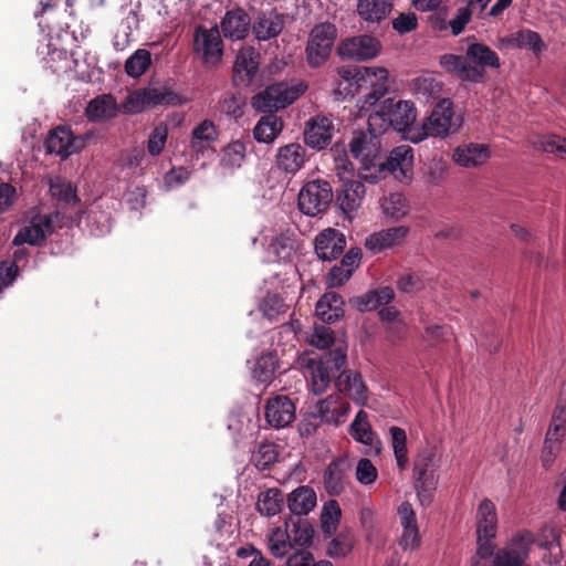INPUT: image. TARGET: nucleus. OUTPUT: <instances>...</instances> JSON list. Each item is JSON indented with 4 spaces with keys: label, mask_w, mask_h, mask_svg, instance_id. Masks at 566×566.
<instances>
[{
    "label": "nucleus",
    "mask_w": 566,
    "mask_h": 566,
    "mask_svg": "<svg viewBox=\"0 0 566 566\" xmlns=\"http://www.w3.org/2000/svg\"><path fill=\"white\" fill-rule=\"evenodd\" d=\"M381 42L368 34L356 35L343 40L337 46L342 60L368 61L381 51Z\"/></svg>",
    "instance_id": "obj_11"
},
{
    "label": "nucleus",
    "mask_w": 566,
    "mask_h": 566,
    "mask_svg": "<svg viewBox=\"0 0 566 566\" xmlns=\"http://www.w3.org/2000/svg\"><path fill=\"white\" fill-rule=\"evenodd\" d=\"M264 417L270 427L274 429L286 428L296 419V406L287 396H274L265 403Z\"/></svg>",
    "instance_id": "obj_16"
},
{
    "label": "nucleus",
    "mask_w": 566,
    "mask_h": 566,
    "mask_svg": "<svg viewBox=\"0 0 566 566\" xmlns=\"http://www.w3.org/2000/svg\"><path fill=\"white\" fill-rule=\"evenodd\" d=\"M336 36V27L329 22L316 24L312 29L305 49L310 66L319 67L328 60Z\"/></svg>",
    "instance_id": "obj_8"
},
{
    "label": "nucleus",
    "mask_w": 566,
    "mask_h": 566,
    "mask_svg": "<svg viewBox=\"0 0 566 566\" xmlns=\"http://www.w3.org/2000/svg\"><path fill=\"white\" fill-rule=\"evenodd\" d=\"M349 434L354 440L370 447V453L379 454L381 451V442L368 421V413L360 409L349 426Z\"/></svg>",
    "instance_id": "obj_27"
},
{
    "label": "nucleus",
    "mask_w": 566,
    "mask_h": 566,
    "mask_svg": "<svg viewBox=\"0 0 566 566\" xmlns=\"http://www.w3.org/2000/svg\"><path fill=\"white\" fill-rule=\"evenodd\" d=\"M243 98L233 93H226L219 101L220 112L235 119L243 115Z\"/></svg>",
    "instance_id": "obj_56"
},
{
    "label": "nucleus",
    "mask_w": 566,
    "mask_h": 566,
    "mask_svg": "<svg viewBox=\"0 0 566 566\" xmlns=\"http://www.w3.org/2000/svg\"><path fill=\"white\" fill-rule=\"evenodd\" d=\"M434 450L432 448L422 449L413 462L415 489L422 506L431 503L433 492L438 485L437 468L434 462Z\"/></svg>",
    "instance_id": "obj_5"
},
{
    "label": "nucleus",
    "mask_w": 566,
    "mask_h": 566,
    "mask_svg": "<svg viewBox=\"0 0 566 566\" xmlns=\"http://www.w3.org/2000/svg\"><path fill=\"white\" fill-rule=\"evenodd\" d=\"M308 158L304 146L298 143H290L277 148L275 166L280 171L295 175L304 167Z\"/></svg>",
    "instance_id": "obj_20"
},
{
    "label": "nucleus",
    "mask_w": 566,
    "mask_h": 566,
    "mask_svg": "<svg viewBox=\"0 0 566 566\" xmlns=\"http://www.w3.org/2000/svg\"><path fill=\"white\" fill-rule=\"evenodd\" d=\"M283 501L281 490L275 488L268 489L260 493L256 502V510L261 515L274 516L282 511Z\"/></svg>",
    "instance_id": "obj_43"
},
{
    "label": "nucleus",
    "mask_w": 566,
    "mask_h": 566,
    "mask_svg": "<svg viewBox=\"0 0 566 566\" xmlns=\"http://www.w3.org/2000/svg\"><path fill=\"white\" fill-rule=\"evenodd\" d=\"M345 471L342 462L332 461L324 473L325 490L329 495H339L344 490Z\"/></svg>",
    "instance_id": "obj_48"
},
{
    "label": "nucleus",
    "mask_w": 566,
    "mask_h": 566,
    "mask_svg": "<svg viewBox=\"0 0 566 566\" xmlns=\"http://www.w3.org/2000/svg\"><path fill=\"white\" fill-rule=\"evenodd\" d=\"M408 233L409 228L405 226L384 229L368 235L365 240V248L376 254L399 245Z\"/></svg>",
    "instance_id": "obj_26"
},
{
    "label": "nucleus",
    "mask_w": 566,
    "mask_h": 566,
    "mask_svg": "<svg viewBox=\"0 0 566 566\" xmlns=\"http://www.w3.org/2000/svg\"><path fill=\"white\" fill-rule=\"evenodd\" d=\"M533 542L534 536L531 532L516 534L505 547L494 554V566H523Z\"/></svg>",
    "instance_id": "obj_14"
},
{
    "label": "nucleus",
    "mask_w": 566,
    "mask_h": 566,
    "mask_svg": "<svg viewBox=\"0 0 566 566\" xmlns=\"http://www.w3.org/2000/svg\"><path fill=\"white\" fill-rule=\"evenodd\" d=\"M460 126L461 120L454 118L451 99L442 98L437 103L420 128L409 129L407 139L417 144L428 136L446 137L450 133H455Z\"/></svg>",
    "instance_id": "obj_3"
},
{
    "label": "nucleus",
    "mask_w": 566,
    "mask_h": 566,
    "mask_svg": "<svg viewBox=\"0 0 566 566\" xmlns=\"http://www.w3.org/2000/svg\"><path fill=\"white\" fill-rule=\"evenodd\" d=\"M317 497L314 489L301 485L293 490L286 499L290 516L304 517L316 506Z\"/></svg>",
    "instance_id": "obj_28"
},
{
    "label": "nucleus",
    "mask_w": 566,
    "mask_h": 566,
    "mask_svg": "<svg viewBox=\"0 0 566 566\" xmlns=\"http://www.w3.org/2000/svg\"><path fill=\"white\" fill-rule=\"evenodd\" d=\"M440 66L448 73L458 76L461 81L479 83L483 73L476 66L467 63L465 55L446 53L439 59Z\"/></svg>",
    "instance_id": "obj_25"
},
{
    "label": "nucleus",
    "mask_w": 566,
    "mask_h": 566,
    "mask_svg": "<svg viewBox=\"0 0 566 566\" xmlns=\"http://www.w3.org/2000/svg\"><path fill=\"white\" fill-rule=\"evenodd\" d=\"M50 192L52 197L66 205H76L80 201L76 195V188L65 179L57 178L51 181Z\"/></svg>",
    "instance_id": "obj_54"
},
{
    "label": "nucleus",
    "mask_w": 566,
    "mask_h": 566,
    "mask_svg": "<svg viewBox=\"0 0 566 566\" xmlns=\"http://www.w3.org/2000/svg\"><path fill=\"white\" fill-rule=\"evenodd\" d=\"M391 24L396 32L399 34H406L417 29L418 18L413 12H402L391 21Z\"/></svg>",
    "instance_id": "obj_61"
},
{
    "label": "nucleus",
    "mask_w": 566,
    "mask_h": 566,
    "mask_svg": "<svg viewBox=\"0 0 566 566\" xmlns=\"http://www.w3.org/2000/svg\"><path fill=\"white\" fill-rule=\"evenodd\" d=\"M124 112L127 114H138L148 108V104H146V96L143 88L136 90L130 93L124 104Z\"/></svg>",
    "instance_id": "obj_58"
},
{
    "label": "nucleus",
    "mask_w": 566,
    "mask_h": 566,
    "mask_svg": "<svg viewBox=\"0 0 566 566\" xmlns=\"http://www.w3.org/2000/svg\"><path fill=\"white\" fill-rule=\"evenodd\" d=\"M314 245L321 260L333 261L338 259L346 249V237L337 229L327 228L315 237Z\"/></svg>",
    "instance_id": "obj_17"
},
{
    "label": "nucleus",
    "mask_w": 566,
    "mask_h": 566,
    "mask_svg": "<svg viewBox=\"0 0 566 566\" xmlns=\"http://www.w3.org/2000/svg\"><path fill=\"white\" fill-rule=\"evenodd\" d=\"M333 130L334 126L328 117H313L305 125L303 133L304 142L308 147L322 150L331 144Z\"/></svg>",
    "instance_id": "obj_19"
},
{
    "label": "nucleus",
    "mask_w": 566,
    "mask_h": 566,
    "mask_svg": "<svg viewBox=\"0 0 566 566\" xmlns=\"http://www.w3.org/2000/svg\"><path fill=\"white\" fill-rule=\"evenodd\" d=\"M117 114V104L111 94L96 96L87 104L85 115L91 122H102L114 118Z\"/></svg>",
    "instance_id": "obj_34"
},
{
    "label": "nucleus",
    "mask_w": 566,
    "mask_h": 566,
    "mask_svg": "<svg viewBox=\"0 0 566 566\" xmlns=\"http://www.w3.org/2000/svg\"><path fill=\"white\" fill-rule=\"evenodd\" d=\"M297 240L293 232L286 231L275 235L269 247L268 252L279 261H289L297 250Z\"/></svg>",
    "instance_id": "obj_41"
},
{
    "label": "nucleus",
    "mask_w": 566,
    "mask_h": 566,
    "mask_svg": "<svg viewBox=\"0 0 566 566\" xmlns=\"http://www.w3.org/2000/svg\"><path fill=\"white\" fill-rule=\"evenodd\" d=\"M381 130H375L368 126V132H356L349 143V150L355 158H360L364 161V167H376L380 155V138Z\"/></svg>",
    "instance_id": "obj_12"
},
{
    "label": "nucleus",
    "mask_w": 566,
    "mask_h": 566,
    "mask_svg": "<svg viewBox=\"0 0 566 566\" xmlns=\"http://www.w3.org/2000/svg\"><path fill=\"white\" fill-rule=\"evenodd\" d=\"M335 387L356 405L363 406L367 402L368 389L358 371L343 367L336 378Z\"/></svg>",
    "instance_id": "obj_18"
},
{
    "label": "nucleus",
    "mask_w": 566,
    "mask_h": 566,
    "mask_svg": "<svg viewBox=\"0 0 566 566\" xmlns=\"http://www.w3.org/2000/svg\"><path fill=\"white\" fill-rule=\"evenodd\" d=\"M397 287L403 293H416L423 289V281L417 273H407L399 276Z\"/></svg>",
    "instance_id": "obj_63"
},
{
    "label": "nucleus",
    "mask_w": 566,
    "mask_h": 566,
    "mask_svg": "<svg viewBox=\"0 0 566 566\" xmlns=\"http://www.w3.org/2000/svg\"><path fill=\"white\" fill-rule=\"evenodd\" d=\"M384 213L395 220H399L408 212L407 199L403 195L395 192L384 198L381 203Z\"/></svg>",
    "instance_id": "obj_53"
},
{
    "label": "nucleus",
    "mask_w": 566,
    "mask_h": 566,
    "mask_svg": "<svg viewBox=\"0 0 566 566\" xmlns=\"http://www.w3.org/2000/svg\"><path fill=\"white\" fill-rule=\"evenodd\" d=\"M490 157L489 147L483 144L470 143L459 146L453 153L454 161L463 167H476L484 164Z\"/></svg>",
    "instance_id": "obj_33"
},
{
    "label": "nucleus",
    "mask_w": 566,
    "mask_h": 566,
    "mask_svg": "<svg viewBox=\"0 0 566 566\" xmlns=\"http://www.w3.org/2000/svg\"><path fill=\"white\" fill-rule=\"evenodd\" d=\"M333 188L326 180H311L306 182L298 193L300 210L314 217L327 210L333 201Z\"/></svg>",
    "instance_id": "obj_9"
},
{
    "label": "nucleus",
    "mask_w": 566,
    "mask_h": 566,
    "mask_svg": "<svg viewBox=\"0 0 566 566\" xmlns=\"http://www.w3.org/2000/svg\"><path fill=\"white\" fill-rule=\"evenodd\" d=\"M379 171H389L401 182H408L412 177L413 149L409 145H399L388 155L386 161L377 163Z\"/></svg>",
    "instance_id": "obj_15"
},
{
    "label": "nucleus",
    "mask_w": 566,
    "mask_h": 566,
    "mask_svg": "<svg viewBox=\"0 0 566 566\" xmlns=\"http://www.w3.org/2000/svg\"><path fill=\"white\" fill-rule=\"evenodd\" d=\"M277 367L276 356L272 353L262 354L255 361L252 370L253 378L260 384H270Z\"/></svg>",
    "instance_id": "obj_47"
},
{
    "label": "nucleus",
    "mask_w": 566,
    "mask_h": 566,
    "mask_svg": "<svg viewBox=\"0 0 566 566\" xmlns=\"http://www.w3.org/2000/svg\"><path fill=\"white\" fill-rule=\"evenodd\" d=\"M316 316L323 323H334L344 316V301L335 292L325 293L316 303Z\"/></svg>",
    "instance_id": "obj_32"
},
{
    "label": "nucleus",
    "mask_w": 566,
    "mask_h": 566,
    "mask_svg": "<svg viewBox=\"0 0 566 566\" xmlns=\"http://www.w3.org/2000/svg\"><path fill=\"white\" fill-rule=\"evenodd\" d=\"M315 415L323 423L339 424L345 422L350 411V405L339 395H331L316 402Z\"/></svg>",
    "instance_id": "obj_23"
},
{
    "label": "nucleus",
    "mask_w": 566,
    "mask_h": 566,
    "mask_svg": "<svg viewBox=\"0 0 566 566\" xmlns=\"http://www.w3.org/2000/svg\"><path fill=\"white\" fill-rule=\"evenodd\" d=\"M53 231L52 219L50 216H39L34 218L30 226L23 227L13 238V245L24 243L31 245H41L49 233Z\"/></svg>",
    "instance_id": "obj_24"
},
{
    "label": "nucleus",
    "mask_w": 566,
    "mask_h": 566,
    "mask_svg": "<svg viewBox=\"0 0 566 566\" xmlns=\"http://www.w3.org/2000/svg\"><path fill=\"white\" fill-rule=\"evenodd\" d=\"M506 42L513 48L532 51L535 56H539L547 49L542 36L530 29H522L510 34Z\"/></svg>",
    "instance_id": "obj_39"
},
{
    "label": "nucleus",
    "mask_w": 566,
    "mask_h": 566,
    "mask_svg": "<svg viewBox=\"0 0 566 566\" xmlns=\"http://www.w3.org/2000/svg\"><path fill=\"white\" fill-rule=\"evenodd\" d=\"M377 476V469L369 459L363 458L358 461L356 467V479L361 484H371L376 481Z\"/></svg>",
    "instance_id": "obj_60"
},
{
    "label": "nucleus",
    "mask_w": 566,
    "mask_h": 566,
    "mask_svg": "<svg viewBox=\"0 0 566 566\" xmlns=\"http://www.w3.org/2000/svg\"><path fill=\"white\" fill-rule=\"evenodd\" d=\"M395 298V291L390 286H384L368 291L367 293L353 297L352 305L359 312L374 311L379 306L378 315L382 323L387 325L399 324L400 313L395 306H385L390 304Z\"/></svg>",
    "instance_id": "obj_7"
},
{
    "label": "nucleus",
    "mask_w": 566,
    "mask_h": 566,
    "mask_svg": "<svg viewBox=\"0 0 566 566\" xmlns=\"http://www.w3.org/2000/svg\"><path fill=\"white\" fill-rule=\"evenodd\" d=\"M334 333L324 325L316 326L311 338V344L321 349H328L334 345Z\"/></svg>",
    "instance_id": "obj_62"
},
{
    "label": "nucleus",
    "mask_w": 566,
    "mask_h": 566,
    "mask_svg": "<svg viewBox=\"0 0 566 566\" xmlns=\"http://www.w3.org/2000/svg\"><path fill=\"white\" fill-rule=\"evenodd\" d=\"M277 446L273 442H261L251 454V463L259 470H270L277 461Z\"/></svg>",
    "instance_id": "obj_45"
},
{
    "label": "nucleus",
    "mask_w": 566,
    "mask_h": 566,
    "mask_svg": "<svg viewBox=\"0 0 566 566\" xmlns=\"http://www.w3.org/2000/svg\"><path fill=\"white\" fill-rule=\"evenodd\" d=\"M410 90L418 99L428 102L440 97L443 83L432 74H423L411 81Z\"/></svg>",
    "instance_id": "obj_40"
},
{
    "label": "nucleus",
    "mask_w": 566,
    "mask_h": 566,
    "mask_svg": "<svg viewBox=\"0 0 566 566\" xmlns=\"http://www.w3.org/2000/svg\"><path fill=\"white\" fill-rule=\"evenodd\" d=\"M260 310L270 322H274L277 319L280 314L285 313L286 304L281 296L276 294H269L262 301Z\"/></svg>",
    "instance_id": "obj_55"
},
{
    "label": "nucleus",
    "mask_w": 566,
    "mask_h": 566,
    "mask_svg": "<svg viewBox=\"0 0 566 566\" xmlns=\"http://www.w3.org/2000/svg\"><path fill=\"white\" fill-rule=\"evenodd\" d=\"M146 96L148 108L158 105H179L182 103L181 97L168 87H145L143 88Z\"/></svg>",
    "instance_id": "obj_46"
},
{
    "label": "nucleus",
    "mask_w": 566,
    "mask_h": 566,
    "mask_svg": "<svg viewBox=\"0 0 566 566\" xmlns=\"http://www.w3.org/2000/svg\"><path fill=\"white\" fill-rule=\"evenodd\" d=\"M306 90L307 85L302 81L276 82L255 94L251 99V105L256 112L275 114L293 104Z\"/></svg>",
    "instance_id": "obj_2"
},
{
    "label": "nucleus",
    "mask_w": 566,
    "mask_h": 566,
    "mask_svg": "<svg viewBox=\"0 0 566 566\" xmlns=\"http://www.w3.org/2000/svg\"><path fill=\"white\" fill-rule=\"evenodd\" d=\"M354 542L350 531H342L329 542L326 553L332 558L345 557L353 551Z\"/></svg>",
    "instance_id": "obj_52"
},
{
    "label": "nucleus",
    "mask_w": 566,
    "mask_h": 566,
    "mask_svg": "<svg viewBox=\"0 0 566 566\" xmlns=\"http://www.w3.org/2000/svg\"><path fill=\"white\" fill-rule=\"evenodd\" d=\"M151 64V54L146 49L136 50L125 62L124 70L133 78L142 76Z\"/></svg>",
    "instance_id": "obj_50"
},
{
    "label": "nucleus",
    "mask_w": 566,
    "mask_h": 566,
    "mask_svg": "<svg viewBox=\"0 0 566 566\" xmlns=\"http://www.w3.org/2000/svg\"><path fill=\"white\" fill-rule=\"evenodd\" d=\"M541 147L545 153L556 154L560 158H566V138L557 135L547 136L541 142Z\"/></svg>",
    "instance_id": "obj_64"
},
{
    "label": "nucleus",
    "mask_w": 566,
    "mask_h": 566,
    "mask_svg": "<svg viewBox=\"0 0 566 566\" xmlns=\"http://www.w3.org/2000/svg\"><path fill=\"white\" fill-rule=\"evenodd\" d=\"M417 111L413 103L408 101L395 102L394 98H386L375 108L368 117V125L375 130L385 133L389 127L397 132L408 134L416 120Z\"/></svg>",
    "instance_id": "obj_1"
},
{
    "label": "nucleus",
    "mask_w": 566,
    "mask_h": 566,
    "mask_svg": "<svg viewBox=\"0 0 566 566\" xmlns=\"http://www.w3.org/2000/svg\"><path fill=\"white\" fill-rule=\"evenodd\" d=\"M467 63L476 66L484 74L485 67H500V57L495 51L483 43H471L465 52Z\"/></svg>",
    "instance_id": "obj_31"
},
{
    "label": "nucleus",
    "mask_w": 566,
    "mask_h": 566,
    "mask_svg": "<svg viewBox=\"0 0 566 566\" xmlns=\"http://www.w3.org/2000/svg\"><path fill=\"white\" fill-rule=\"evenodd\" d=\"M247 147L241 140L228 144L221 150L220 165L224 168H240L245 159Z\"/></svg>",
    "instance_id": "obj_49"
},
{
    "label": "nucleus",
    "mask_w": 566,
    "mask_h": 566,
    "mask_svg": "<svg viewBox=\"0 0 566 566\" xmlns=\"http://www.w3.org/2000/svg\"><path fill=\"white\" fill-rule=\"evenodd\" d=\"M389 432L391 436V444L397 461V467L400 470H405L409 462L406 431L399 427H391Z\"/></svg>",
    "instance_id": "obj_51"
},
{
    "label": "nucleus",
    "mask_w": 566,
    "mask_h": 566,
    "mask_svg": "<svg viewBox=\"0 0 566 566\" xmlns=\"http://www.w3.org/2000/svg\"><path fill=\"white\" fill-rule=\"evenodd\" d=\"M283 119L276 114H265L253 128V137L259 143L271 144L282 133Z\"/></svg>",
    "instance_id": "obj_37"
},
{
    "label": "nucleus",
    "mask_w": 566,
    "mask_h": 566,
    "mask_svg": "<svg viewBox=\"0 0 566 566\" xmlns=\"http://www.w3.org/2000/svg\"><path fill=\"white\" fill-rule=\"evenodd\" d=\"M167 127L159 125L153 129L147 140V150L151 156H158L167 142Z\"/></svg>",
    "instance_id": "obj_57"
},
{
    "label": "nucleus",
    "mask_w": 566,
    "mask_h": 566,
    "mask_svg": "<svg viewBox=\"0 0 566 566\" xmlns=\"http://www.w3.org/2000/svg\"><path fill=\"white\" fill-rule=\"evenodd\" d=\"M285 14L276 8L260 10L251 19V31L259 42L276 39L285 27Z\"/></svg>",
    "instance_id": "obj_13"
},
{
    "label": "nucleus",
    "mask_w": 566,
    "mask_h": 566,
    "mask_svg": "<svg viewBox=\"0 0 566 566\" xmlns=\"http://www.w3.org/2000/svg\"><path fill=\"white\" fill-rule=\"evenodd\" d=\"M285 533L289 541L304 547L312 543L314 528L305 517L289 516L285 520Z\"/></svg>",
    "instance_id": "obj_38"
},
{
    "label": "nucleus",
    "mask_w": 566,
    "mask_h": 566,
    "mask_svg": "<svg viewBox=\"0 0 566 566\" xmlns=\"http://www.w3.org/2000/svg\"><path fill=\"white\" fill-rule=\"evenodd\" d=\"M347 363L346 347L338 345L324 353L318 361L312 366V388L314 394H323L328 385L334 381Z\"/></svg>",
    "instance_id": "obj_6"
},
{
    "label": "nucleus",
    "mask_w": 566,
    "mask_h": 566,
    "mask_svg": "<svg viewBox=\"0 0 566 566\" xmlns=\"http://www.w3.org/2000/svg\"><path fill=\"white\" fill-rule=\"evenodd\" d=\"M366 188L360 180H346L342 188L337 190L336 203L345 213H349L359 208L365 196Z\"/></svg>",
    "instance_id": "obj_29"
},
{
    "label": "nucleus",
    "mask_w": 566,
    "mask_h": 566,
    "mask_svg": "<svg viewBox=\"0 0 566 566\" xmlns=\"http://www.w3.org/2000/svg\"><path fill=\"white\" fill-rule=\"evenodd\" d=\"M373 69L374 67L342 66L338 69V75L350 84L355 83L360 87V82H366V77L369 76Z\"/></svg>",
    "instance_id": "obj_59"
},
{
    "label": "nucleus",
    "mask_w": 566,
    "mask_h": 566,
    "mask_svg": "<svg viewBox=\"0 0 566 566\" xmlns=\"http://www.w3.org/2000/svg\"><path fill=\"white\" fill-rule=\"evenodd\" d=\"M259 53L253 49L241 50L233 65L232 82L234 86L247 87L249 86L259 70Z\"/></svg>",
    "instance_id": "obj_21"
},
{
    "label": "nucleus",
    "mask_w": 566,
    "mask_h": 566,
    "mask_svg": "<svg viewBox=\"0 0 566 566\" xmlns=\"http://www.w3.org/2000/svg\"><path fill=\"white\" fill-rule=\"evenodd\" d=\"M218 139V130L210 119H205L191 133V149L196 154H203L211 143Z\"/></svg>",
    "instance_id": "obj_42"
},
{
    "label": "nucleus",
    "mask_w": 566,
    "mask_h": 566,
    "mask_svg": "<svg viewBox=\"0 0 566 566\" xmlns=\"http://www.w3.org/2000/svg\"><path fill=\"white\" fill-rule=\"evenodd\" d=\"M497 515L494 503L484 499L476 511V557L472 559V566H480L479 559H488L494 554L493 539L496 535Z\"/></svg>",
    "instance_id": "obj_4"
},
{
    "label": "nucleus",
    "mask_w": 566,
    "mask_h": 566,
    "mask_svg": "<svg viewBox=\"0 0 566 566\" xmlns=\"http://www.w3.org/2000/svg\"><path fill=\"white\" fill-rule=\"evenodd\" d=\"M371 86L370 91L364 96L363 108L366 106H376L377 102L382 98L388 91V71L384 67H374L366 77V82Z\"/></svg>",
    "instance_id": "obj_35"
},
{
    "label": "nucleus",
    "mask_w": 566,
    "mask_h": 566,
    "mask_svg": "<svg viewBox=\"0 0 566 566\" xmlns=\"http://www.w3.org/2000/svg\"><path fill=\"white\" fill-rule=\"evenodd\" d=\"M44 147L48 154L67 158L71 155V128L60 125L50 130L44 140Z\"/></svg>",
    "instance_id": "obj_36"
},
{
    "label": "nucleus",
    "mask_w": 566,
    "mask_h": 566,
    "mask_svg": "<svg viewBox=\"0 0 566 566\" xmlns=\"http://www.w3.org/2000/svg\"><path fill=\"white\" fill-rule=\"evenodd\" d=\"M394 9L392 0H357L358 17L368 23H380Z\"/></svg>",
    "instance_id": "obj_30"
},
{
    "label": "nucleus",
    "mask_w": 566,
    "mask_h": 566,
    "mask_svg": "<svg viewBox=\"0 0 566 566\" xmlns=\"http://www.w3.org/2000/svg\"><path fill=\"white\" fill-rule=\"evenodd\" d=\"M193 51L201 55L205 66L219 65L223 55V42L219 29L198 25L193 35Z\"/></svg>",
    "instance_id": "obj_10"
},
{
    "label": "nucleus",
    "mask_w": 566,
    "mask_h": 566,
    "mask_svg": "<svg viewBox=\"0 0 566 566\" xmlns=\"http://www.w3.org/2000/svg\"><path fill=\"white\" fill-rule=\"evenodd\" d=\"M220 29L223 36L231 41L243 40L251 30V17L244 9L233 8L221 19Z\"/></svg>",
    "instance_id": "obj_22"
},
{
    "label": "nucleus",
    "mask_w": 566,
    "mask_h": 566,
    "mask_svg": "<svg viewBox=\"0 0 566 566\" xmlns=\"http://www.w3.org/2000/svg\"><path fill=\"white\" fill-rule=\"evenodd\" d=\"M342 517V510L336 500L327 501L321 513V530L325 537H332L336 533Z\"/></svg>",
    "instance_id": "obj_44"
}]
</instances>
